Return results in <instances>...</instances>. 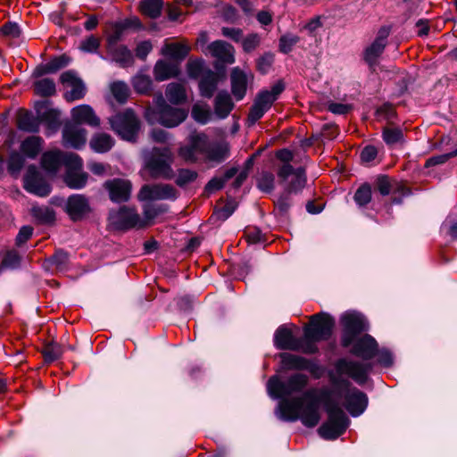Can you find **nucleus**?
I'll return each instance as SVG.
<instances>
[{
    "label": "nucleus",
    "instance_id": "1",
    "mask_svg": "<svg viewBox=\"0 0 457 457\" xmlns=\"http://www.w3.org/2000/svg\"><path fill=\"white\" fill-rule=\"evenodd\" d=\"M332 383L335 388L325 403L328 420L318 429L320 436L326 440L337 439L349 425L348 417L339 406L340 400L352 416L361 415L368 405L367 395L352 386L349 381L334 378Z\"/></svg>",
    "mask_w": 457,
    "mask_h": 457
},
{
    "label": "nucleus",
    "instance_id": "2",
    "mask_svg": "<svg viewBox=\"0 0 457 457\" xmlns=\"http://www.w3.org/2000/svg\"><path fill=\"white\" fill-rule=\"evenodd\" d=\"M335 326L334 319L327 313L315 314L303 329V337L296 338L290 328L280 326L274 334V345L280 350L301 351L312 354L318 352L316 343L328 340Z\"/></svg>",
    "mask_w": 457,
    "mask_h": 457
},
{
    "label": "nucleus",
    "instance_id": "3",
    "mask_svg": "<svg viewBox=\"0 0 457 457\" xmlns=\"http://www.w3.org/2000/svg\"><path fill=\"white\" fill-rule=\"evenodd\" d=\"M320 398L315 388L306 390L302 396L282 399L277 407V416L285 421L301 420L303 426L313 428L320 420Z\"/></svg>",
    "mask_w": 457,
    "mask_h": 457
},
{
    "label": "nucleus",
    "instance_id": "4",
    "mask_svg": "<svg viewBox=\"0 0 457 457\" xmlns=\"http://www.w3.org/2000/svg\"><path fill=\"white\" fill-rule=\"evenodd\" d=\"M307 382L308 377L301 373L291 376L286 382L274 376L267 383V391L271 398L279 399L301 392L306 386Z\"/></svg>",
    "mask_w": 457,
    "mask_h": 457
},
{
    "label": "nucleus",
    "instance_id": "5",
    "mask_svg": "<svg viewBox=\"0 0 457 457\" xmlns=\"http://www.w3.org/2000/svg\"><path fill=\"white\" fill-rule=\"evenodd\" d=\"M172 153L167 148H154L151 157L146 162V168L154 178L161 177L170 179L174 176L171 168Z\"/></svg>",
    "mask_w": 457,
    "mask_h": 457
},
{
    "label": "nucleus",
    "instance_id": "6",
    "mask_svg": "<svg viewBox=\"0 0 457 457\" xmlns=\"http://www.w3.org/2000/svg\"><path fill=\"white\" fill-rule=\"evenodd\" d=\"M65 173L63 181L72 189H80L87 184L88 175L83 171V161L74 153L66 155L64 159Z\"/></svg>",
    "mask_w": 457,
    "mask_h": 457
},
{
    "label": "nucleus",
    "instance_id": "7",
    "mask_svg": "<svg viewBox=\"0 0 457 457\" xmlns=\"http://www.w3.org/2000/svg\"><path fill=\"white\" fill-rule=\"evenodd\" d=\"M341 323L344 328L341 339L344 347H349L358 334L368 329L365 318L361 313L355 312L344 313L341 316Z\"/></svg>",
    "mask_w": 457,
    "mask_h": 457
},
{
    "label": "nucleus",
    "instance_id": "8",
    "mask_svg": "<svg viewBox=\"0 0 457 457\" xmlns=\"http://www.w3.org/2000/svg\"><path fill=\"white\" fill-rule=\"evenodd\" d=\"M109 222L113 228L118 230L145 227V222L142 220L137 210L128 206H122L118 211H112L109 214Z\"/></svg>",
    "mask_w": 457,
    "mask_h": 457
},
{
    "label": "nucleus",
    "instance_id": "9",
    "mask_svg": "<svg viewBox=\"0 0 457 457\" xmlns=\"http://www.w3.org/2000/svg\"><path fill=\"white\" fill-rule=\"evenodd\" d=\"M207 136L204 133H194L188 137L187 144L181 146L179 155L187 162H204Z\"/></svg>",
    "mask_w": 457,
    "mask_h": 457
},
{
    "label": "nucleus",
    "instance_id": "10",
    "mask_svg": "<svg viewBox=\"0 0 457 457\" xmlns=\"http://www.w3.org/2000/svg\"><path fill=\"white\" fill-rule=\"evenodd\" d=\"M277 174L287 193H297L306 184L305 170L303 167L295 169L291 164H282L278 167Z\"/></svg>",
    "mask_w": 457,
    "mask_h": 457
},
{
    "label": "nucleus",
    "instance_id": "11",
    "mask_svg": "<svg viewBox=\"0 0 457 457\" xmlns=\"http://www.w3.org/2000/svg\"><path fill=\"white\" fill-rule=\"evenodd\" d=\"M334 366L338 376L346 375L359 385L366 383L368 374L372 368L370 363L365 364L345 358L337 360Z\"/></svg>",
    "mask_w": 457,
    "mask_h": 457
},
{
    "label": "nucleus",
    "instance_id": "12",
    "mask_svg": "<svg viewBox=\"0 0 457 457\" xmlns=\"http://www.w3.org/2000/svg\"><path fill=\"white\" fill-rule=\"evenodd\" d=\"M109 123L112 130L123 140L134 141L139 130L137 116H111Z\"/></svg>",
    "mask_w": 457,
    "mask_h": 457
},
{
    "label": "nucleus",
    "instance_id": "13",
    "mask_svg": "<svg viewBox=\"0 0 457 457\" xmlns=\"http://www.w3.org/2000/svg\"><path fill=\"white\" fill-rule=\"evenodd\" d=\"M284 89L285 84L279 80L273 84L270 89L259 92L254 99L250 114H263L268 112Z\"/></svg>",
    "mask_w": 457,
    "mask_h": 457
},
{
    "label": "nucleus",
    "instance_id": "14",
    "mask_svg": "<svg viewBox=\"0 0 457 457\" xmlns=\"http://www.w3.org/2000/svg\"><path fill=\"white\" fill-rule=\"evenodd\" d=\"M72 121L67 122L62 130V144L65 147L81 149L87 142V132L80 122L73 116Z\"/></svg>",
    "mask_w": 457,
    "mask_h": 457
},
{
    "label": "nucleus",
    "instance_id": "15",
    "mask_svg": "<svg viewBox=\"0 0 457 457\" xmlns=\"http://www.w3.org/2000/svg\"><path fill=\"white\" fill-rule=\"evenodd\" d=\"M178 191L168 184L145 185L141 187L137 198L139 201L175 200Z\"/></svg>",
    "mask_w": 457,
    "mask_h": 457
},
{
    "label": "nucleus",
    "instance_id": "16",
    "mask_svg": "<svg viewBox=\"0 0 457 457\" xmlns=\"http://www.w3.org/2000/svg\"><path fill=\"white\" fill-rule=\"evenodd\" d=\"M60 82L65 88H71L64 94V98L67 101L79 100L86 95L87 87L83 80L72 70L62 72L60 76Z\"/></svg>",
    "mask_w": 457,
    "mask_h": 457
},
{
    "label": "nucleus",
    "instance_id": "17",
    "mask_svg": "<svg viewBox=\"0 0 457 457\" xmlns=\"http://www.w3.org/2000/svg\"><path fill=\"white\" fill-rule=\"evenodd\" d=\"M23 183L24 188L28 192L38 196H46L51 191L49 184L44 179L34 165L28 167Z\"/></svg>",
    "mask_w": 457,
    "mask_h": 457
},
{
    "label": "nucleus",
    "instance_id": "18",
    "mask_svg": "<svg viewBox=\"0 0 457 457\" xmlns=\"http://www.w3.org/2000/svg\"><path fill=\"white\" fill-rule=\"evenodd\" d=\"M104 187L114 203L127 202L130 198L132 186L127 179H113L106 181Z\"/></svg>",
    "mask_w": 457,
    "mask_h": 457
},
{
    "label": "nucleus",
    "instance_id": "19",
    "mask_svg": "<svg viewBox=\"0 0 457 457\" xmlns=\"http://www.w3.org/2000/svg\"><path fill=\"white\" fill-rule=\"evenodd\" d=\"M229 157V145L225 140L210 141L207 137L204 162L220 163Z\"/></svg>",
    "mask_w": 457,
    "mask_h": 457
},
{
    "label": "nucleus",
    "instance_id": "20",
    "mask_svg": "<svg viewBox=\"0 0 457 457\" xmlns=\"http://www.w3.org/2000/svg\"><path fill=\"white\" fill-rule=\"evenodd\" d=\"M66 212L72 220H82L91 212L88 199L79 194L71 195L67 200Z\"/></svg>",
    "mask_w": 457,
    "mask_h": 457
},
{
    "label": "nucleus",
    "instance_id": "21",
    "mask_svg": "<svg viewBox=\"0 0 457 457\" xmlns=\"http://www.w3.org/2000/svg\"><path fill=\"white\" fill-rule=\"evenodd\" d=\"M390 34V29L388 27H382L373 41V43L368 46L364 53V59L370 64L373 65L376 63L378 58L383 53L386 46L387 37Z\"/></svg>",
    "mask_w": 457,
    "mask_h": 457
},
{
    "label": "nucleus",
    "instance_id": "22",
    "mask_svg": "<svg viewBox=\"0 0 457 457\" xmlns=\"http://www.w3.org/2000/svg\"><path fill=\"white\" fill-rule=\"evenodd\" d=\"M351 353L363 360H370L376 356L378 343L374 337L366 334L362 337L353 341Z\"/></svg>",
    "mask_w": 457,
    "mask_h": 457
},
{
    "label": "nucleus",
    "instance_id": "23",
    "mask_svg": "<svg viewBox=\"0 0 457 457\" xmlns=\"http://www.w3.org/2000/svg\"><path fill=\"white\" fill-rule=\"evenodd\" d=\"M207 53H209L212 57L217 58L218 60L226 62V63H233L235 62V50L234 47L222 40H216L206 46Z\"/></svg>",
    "mask_w": 457,
    "mask_h": 457
},
{
    "label": "nucleus",
    "instance_id": "24",
    "mask_svg": "<svg viewBox=\"0 0 457 457\" xmlns=\"http://www.w3.org/2000/svg\"><path fill=\"white\" fill-rule=\"evenodd\" d=\"M140 21L137 18L133 19H126L122 21L116 22L112 25L110 32L107 36V45L106 46H116L118 42L120 41L126 30L130 27H139Z\"/></svg>",
    "mask_w": 457,
    "mask_h": 457
},
{
    "label": "nucleus",
    "instance_id": "25",
    "mask_svg": "<svg viewBox=\"0 0 457 457\" xmlns=\"http://www.w3.org/2000/svg\"><path fill=\"white\" fill-rule=\"evenodd\" d=\"M70 153H63L60 150L48 151L43 154L41 158L42 167L49 173L55 174L62 164L64 165V159Z\"/></svg>",
    "mask_w": 457,
    "mask_h": 457
},
{
    "label": "nucleus",
    "instance_id": "26",
    "mask_svg": "<svg viewBox=\"0 0 457 457\" xmlns=\"http://www.w3.org/2000/svg\"><path fill=\"white\" fill-rule=\"evenodd\" d=\"M231 90L237 100L244 98L247 89V75L239 68H234L230 73Z\"/></svg>",
    "mask_w": 457,
    "mask_h": 457
},
{
    "label": "nucleus",
    "instance_id": "27",
    "mask_svg": "<svg viewBox=\"0 0 457 457\" xmlns=\"http://www.w3.org/2000/svg\"><path fill=\"white\" fill-rule=\"evenodd\" d=\"M107 52L112 60L119 63L121 67H128L133 63V56L131 52L125 46H106Z\"/></svg>",
    "mask_w": 457,
    "mask_h": 457
},
{
    "label": "nucleus",
    "instance_id": "28",
    "mask_svg": "<svg viewBox=\"0 0 457 457\" xmlns=\"http://www.w3.org/2000/svg\"><path fill=\"white\" fill-rule=\"evenodd\" d=\"M179 72V66L167 61H158L154 69V78L158 81L167 80L176 77Z\"/></svg>",
    "mask_w": 457,
    "mask_h": 457
},
{
    "label": "nucleus",
    "instance_id": "29",
    "mask_svg": "<svg viewBox=\"0 0 457 457\" xmlns=\"http://www.w3.org/2000/svg\"><path fill=\"white\" fill-rule=\"evenodd\" d=\"M71 62V59L65 55H60L51 59L46 63L37 67L35 71L37 76H43L48 73H54L57 71L66 67Z\"/></svg>",
    "mask_w": 457,
    "mask_h": 457
},
{
    "label": "nucleus",
    "instance_id": "30",
    "mask_svg": "<svg viewBox=\"0 0 457 457\" xmlns=\"http://www.w3.org/2000/svg\"><path fill=\"white\" fill-rule=\"evenodd\" d=\"M89 145L94 152L104 154L112 148L114 140L106 133H97L91 137Z\"/></svg>",
    "mask_w": 457,
    "mask_h": 457
},
{
    "label": "nucleus",
    "instance_id": "31",
    "mask_svg": "<svg viewBox=\"0 0 457 457\" xmlns=\"http://www.w3.org/2000/svg\"><path fill=\"white\" fill-rule=\"evenodd\" d=\"M43 139L31 136L24 139L21 144V151L30 159H35L42 150Z\"/></svg>",
    "mask_w": 457,
    "mask_h": 457
},
{
    "label": "nucleus",
    "instance_id": "32",
    "mask_svg": "<svg viewBox=\"0 0 457 457\" xmlns=\"http://www.w3.org/2000/svg\"><path fill=\"white\" fill-rule=\"evenodd\" d=\"M54 116H52L54 118ZM43 118H51V116H19L17 124L20 129L28 132H37L41 124Z\"/></svg>",
    "mask_w": 457,
    "mask_h": 457
},
{
    "label": "nucleus",
    "instance_id": "33",
    "mask_svg": "<svg viewBox=\"0 0 457 457\" xmlns=\"http://www.w3.org/2000/svg\"><path fill=\"white\" fill-rule=\"evenodd\" d=\"M162 0H141L139 8L144 15L156 19L162 13Z\"/></svg>",
    "mask_w": 457,
    "mask_h": 457
},
{
    "label": "nucleus",
    "instance_id": "34",
    "mask_svg": "<svg viewBox=\"0 0 457 457\" xmlns=\"http://www.w3.org/2000/svg\"><path fill=\"white\" fill-rule=\"evenodd\" d=\"M217 75L213 71H208L207 74L199 82L201 95L211 97L217 87Z\"/></svg>",
    "mask_w": 457,
    "mask_h": 457
},
{
    "label": "nucleus",
    "instance_id": "35",
    "mask_svg": "<svg viewBox=\"0 0 457 457\" xmlns=\"http://www.w3.org/2000/svg\"><path fill=\"white\" fill-rule=\"evenodd\" d=\"M189 52V47L181 43L166 44L162 49V54L176 60L184 59Z\"/></svg>",
    "mask_w": 457,
    "mask_h": 457
},
{
    "label": "nucleus",
    "instance_id": "36",
    "mask_svg": "<svg viewBox=\"0 0 457 457\" xmlns=\"http://www.w3.org/2000/svg\"><path fill=\"white\" fill-rule=\"evenodd\" d=\"M234 107V103L228 92H220L215 97V114H228Z\"/></svg>",
    "mask_w": 457,
    "mask_h": 457
},
{
    "label": "nucleus",
    "instance_id": "37",
    "mask_svg": "<svg viewBox=\"0 0 457 457\" xmlns=\"http://www.w3.org/2000/svg\"><path fill=\"white\" fill-rule=\"evenodd\" d=\"M33 87L37 95L45 97L54 96L56 92L55 83L54 79L49 78H43L36 80Z\"/></svg>",
    "mask_w": 457,
    "mask_h": 457
},
{
    "label": "nucleus",
    "instance_id": "38",
    "mask_svg": "<svg viewBox=\"0 0 457 457\" xmlns=\"http://www.w3.org/2000/svg\"><path fill=\"white\" fill-rule=\"evenodd\" d=\"M31 214L41 224H51L55 219V214L53 209L45 205L33 206L31 209Z\"/></svg>",
    "mask_w": 457,
    "mask_h": 457
},
{
    "label": "nucleus",
    "instance_id": "39",
    "mask_svg": "<svg viewBox=\"0 0 457 457\" xmlns=\"http://www.w3.org/2000/svg\"><path fill=\"white\" fill-rule=\"evenodd\" d=\"M167 210L164 204H156L153 203H147L143 206L144 218L142 220L145 222V227L150 225L152 220H154L160 214L165 212Z\"/></svg>",
    "mask_w": 457,
    "mask_h": 457
},
{
    "label": "nucleus",
    "instance_id": "40",
    "mask_svg": "<svg viewBox=\"0 0 457 457\" xmlns=\"http://www.w3.org/2000/svg\"><path fill=\"white\" fill-rule=\"evenodd\" d=\"M282 364L287 369L304 370L308 366V361L297 355L284 353L280 354Z\"/></svg>",
    "mask_w": 457,
    "mask_h": 457
},
{
    "label": "nucleus",
    "instance_id": "41",
    "mask_svg": "<svg viewBox=\"0 0 457 457\" xmlns=\"http://www.w3.org/2000/svg\"><path fill=\"white\" fill-rule=\"evenodd\" d=\"M167 99L174 104H179L186 100V92L182 85L170 83L166 89Z\"/></svg>",
    "mask_w": 457,
    "mask_h": 457
},
{
    "label": "nucleus",
    "instance_id": "42",
    "mask_svg": "<svg viewBox=\"0 0 457 457\" xmlns=\"http://www.w3.org/2000/svg\"><path fill=\"white\" fill-rule=\"evenodd\" d=\"M314 112H330L334 114H346L348 112H353V106L351 104H343V103H332L329 102L324 106L318 107L313 110Z\"/></svg>",
    "mask_w": 457,
    "mask_h": 457
},
{
    "label": "nucleus",
    "instance_id": "43",
    "mask_svg": "<svg viewBox=\"0 0 457 457\" xmlns=\"http://www.w3.org/2000/svg\"><path fill=\"white\" fill-rule=\"evenodd\" d=\"M383 139L388 145L402 143L403 141V130L398 127H386L383 130Z\"/></svg>",
    "mask_w": 457,
    "mask_h": 457
},
{
    "label": "nucleus",
    "instance_id": "44",
    "mask_svg": "<svg viewBox=\"0 0 457 457\" xmlns=\"http://www.w3.org/2000/svg\"><path fill=\"white\" fill-rule=\"evenodd\" d=\"M132 85L137 93L146 94L152 88V79L148 75L138 73L133 78Z\"/></svg>",
    "mask_w": 457,
    "mask_h": 457
},
{
    "label": "nucleus",
    "instance_id": "45",
    "mask_svg": "<svg viewBox=\"0 0 457 457\" xmlns=\"http://www.w3.org/2000/svg\"><path fill=\"white\" fill-rule=\"evenodd\" d=\"M62 353L63 351L62 346L55 342H51L46 345L42 351L44 359L46 362H53L58 360L62 356Z\"/></svg>",
    "mask_w": 457,
    "mask_h": 457
},
{
    "label": "nucleus",
    "instance_id": "46",
    "mask_svg": "<svg viewBox=\"0 0 457 457\" xmlns=\"http://www.w3.org/2000/svg\"><path fill=\"white\" fill-rule=\"evenodd\" d=\"M21 256L15 250L6 251L3 257L0 264L1 271L3 269H16L20 266Z\"/></svg>",
    "mask_w": 457,
    "mask_h": 457
},
{
    "label": "nucleus",
    "instance_id": "47",
    "mask_svg": "<svg viewBox=\"0 0 457 457\" xmlns=\"http://www.w3.org/2000/svg\"><path fill=\"white\" fill-rule=\"evenodd\" d=\"M149 122H154L156 120L159 124L166 127V128H174L181 124L186 116H147Z\"/></svg>",
    "mask_w": 457,
    "mask_h": 457
},
{
    "label": "nucleus",
    "instance_id": "48",
    "mask_svg": "<svg viewBox=\"0 0 457 457\" xmlns=\"http://www.w3.org/2000/svg\"><path fill=\"white\" fill-rule=\"evenodd\" d=\"M275 177L270 171H262L257 179V187L262 192H271L274 189Z\"/></svg>",
    "mask_w": 457,
    "mask_h": 457
},
{
    "label": "nucleus",
    "instance_id": "49",
    "mask_svg": "<svg viewBox=\"0 0 457 457\" xmlns=\"http://www.w3.org/2000/svg\"><path fill=\"white\" fill-rule=\"evenodd\" d=\"M353 199L359 206L367 205L371 200V187L367 183L362 184L356 190Z\"/></svg>",
    "mask_w": 457,
    "mask_h": 457
},
{
    "label": "nucleus",
    "instance_id": "50",
    "mask_svg": "<svg viewBox=\"0 0 457 457\" xmlns=\"http://www.w3.org/2000/svg\"><path fill=\"white\" fill-rule=\"evenodd\" d=\"M111 92L119 103H124L129 96V90L124 82L116 81L111 85Z\"/></svg>",
    "mask_w": 457,
    "mask_h": 457
},
{
    "label": "nucleus",
    "instance_id": "51",
    "mask_svg": "<svg viewBox=\"0 0 457 457\" xmlns=\"http://www.w3.org/2000/svg\"><path fill=\"white\" fill-rule=\"evenodd\" d=\"M25 163L24 157L17 153L13 152L11 154L8 159V170L12 174H18L21 170L23 168Z\"/></svg>",
    "mask_w": 457,
    "mask_h": 457
},
{
    "label": "nucleus",
    "instance_id": "52",
    "mask_svg": "<svg viewBox=\"0 0 457 457\" xmlns=\"http://www.w3.org/2000/svg\"><path fill=\"white\" fill-rule=\"evenodd\" d=\"M300 41V37L294 34H286L279 39V49L284 54H288Z\"/></svg>",
    "mask_w": 457,
    "mask_h": 457
},
{
    "label": "nucleus",
    "instance_id": "53",
    "mask_svg": "<svg viewBox=\"0 0 457 457\" xmlns=\"http://www.w3.org/2000/svg\"><path fill=\"white\" fill-rule=\"evenodd\" d=\"M197 178V172L189 169H180L178 171L176 184L179 187H184L188 183L193 182Z\"/></svg>",
    "mask_w": 457,
    "mask_h": 457
},
{
    "label": "nucleus",
    "instance_id": "54",
    "mask_svg": "<svg viewBox=\"0 0 457 457\" xmlns=\"http://www.w3.org/2000/svg\"><path fill=\"white\" fill-rule=\"evenodd\" d=\"M52 105V102L47 99L36 102V114H60V111L53 108Z\"/></svg>",
    "mask_w": 457,
    "mask_h": 457
},
{
    "label": "nucleus",
    "instance_id": "55",
    "mask_svg": "<svg viewBox=\"0 0 457 457\" xmlns=\"http://www.w3.org/2000/svg\"><path fill=\"white\" fill-rule=\"evenodd\" d=\"M273 62H274V55L272 54H270V53L264 54L263 55L259 57L257 60L256 65H257L258 71L262 74L267 73L270 70V68L273 64Z\"/></svg>",
    "mask_w": 457,
    "mask_h": 457
},
{
    "label": "nucleus",
    "instance_id": "56",
    "mask_svg": "<svg viewBox=\"0 0 457 457\" xmlns=\"http://www.w3.org/2000/svg\"><path fill=\"white\" fill-rule=\"evenodd\" d=\"M242 47L245 52L250 53L257 48L260 45V37L258 34H250L242 38Z\"/></svg>",
    "mask_w": 457,
    "mask_h": 457
},
{
    "label": "nucleus",
    "instance_id": "57",
    "mask_svg": "<svg viewBox=\"0 0 457 457\" xmlns=\"http://www.w3.org/2000/svg\"><path fill=\"white\" fill-rule=\"evenodd\" d=\"M99 46V38L95 36H90L81 42L79 48L84 52L94 53L97 51Z\"/></svg>",
    "mask_w": 457,
    "mask_h": 457
},
{
    "label": "nucleus",
    "instance_id": "58",
    "mask_svg": "<svg viewBox=\"0 0 457 457\" xmlns=\"http://www.w3.org/2000/svg\"><path fill=\"white\" fill-rule=\"evenodd\" d=\"M457 155V151L451 152L448 154L435 155L427 160L425 166L432 167L446 162L450 158Z\"/></svg>",
    "mask_w": 457,
    "mask_h": 457
},
{
    "label": "nucleus",
    "instance_id": "59",
    "mask_svg": "<svg viewBox=\"0 0 457 457\" xmlns=\"http://www.w3.org/2000/svg\"><path fill=\"white\" fill-rule=\"evenodd\" d=\"M245 237L251 244L262 243L265 241L264 235L257 228H252L245 231Z\"/></svg>",
    "mask_w": 457,
    "mask_h": 457
},
{
    "label": "nucleus",
    "instance_id": "60",
    "mask_svg": "<svg viewBox=\"0 0 457 457\" xmlns=\"http://www.w3.org/2000/svg\"><path fill=\"white\" fill-rule=\"evenodd\" d=\"M204 70V61L203 60H194L190 61L187 64V71L189 77L197 78L201 75Z\"/></svg>",
    "mask_w": 457,
    "mask_h": 457
},
{
    "label": "nucleus",
    "instance_id": "61",
    "mask_svg": "<svg viewBox=\"0 0 457 457\" xmlns=\"http://www.w3.org/2000/svg\"><path fill=\"white\" fill-rule=\"evenodd\" d=\"M376 356H378V362L384 367H389L393 364V355L386 349H378Z\"/></svg>",
    "mask_w": 457,
    "mask_h": 457
},
{
    "label": "nucleus",
    "instance_id": "62",
    "mask_svg": "<svg viewBox=\"0 0 457 457\" xmlns=\"http://www.w3.org/2000/svg\"><path fill=\"white\" fill-rule=\"evenodd\" d=\"M52 262L58 270H64L68 262V255L62 251L56 252L51 258Z\"/></svg>",
    "mask_w": 457,
    "mask_h": 457
},
{
    "label": "nucleus",
    "instance_id": "63",
    "mask_svg": "<svg viewBox=\"0 0 457 457\" xmlns=\"http://www.w3.org/2000/svg\"><path fill=\"white\" fill-rule=\"evenodd\" d=\"M377 155H378L377 148L373 145H367L366 147L363 148V150L361 153V159L363 162L368 163V162H370L373 160H375Z\"/></svg>",
    "mask_w": 457,
    "mask_h": 457
},
{
    "label": "nucleus",
    "instance_id": "64",
    "mask_svg": "<svg viewBox=\"0 0 457 457\" xmlns=\"http://www.w3.org/2000/svg\"><path fill=\"white\" fill-rule=\"evenodd\" d=\"M1 32L5 35L12 37H18L20 36V28L19 26L14 22H7L1 28Z\"/></svg>",
    "mask_w": 457,
    "mask_h": 457
}]
</instances>
